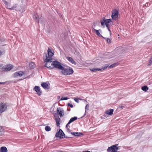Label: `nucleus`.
I'll return each instance as SVG.
<instances>
[{"label": "nucleus", "mask_w": 152, "mask_h": 152, "mask_svg": "<svg viewBox=\"0 0 152 152\" xmlns=\"http://www.w3.org/2000/svg\"><path fill=\"white\" fill-rule=\"evenodd\" d=\"M48 53H44L43 58L45 62H49L52 60V57L54 55V52L51 47L48 48Z\"/></svg>", "instance_id": "1"}, {"label": "nucleus", "mask_w": 152, "mask_h": 152, "mask_svg": "<svg viewBox=\"0 0 152 152\" xmlns=\"http://www.w3.org/2000/svg\"><path fill=\"white\" fill-rule=\"evenodd\" d=\"M4 4L6 7L10 10H14L17 11H19L22 12L23 11V7L18 5L17 4H15L12 7H11L10 5L8 4L7 1H5Z\"/></svg>", "instance_id": "2"}, {"label": "nucleus", "mask_w": 152, "mask_h": 152, "mask_svg": "<svg viewBox=\"0 0 152 152\" xmlns=\"http://www.w3.org/2000/svg\"><path fill=\"white\" fill-rule=\"evenodd\" d=\"M2 64H0V72H7L13 68V66L11 64L5 65L2 67Z\"/></svg>", "instance_id": "3"}, {"label": "nucleus", "mask_w": 152, "mask_h": 152, "mask_svg": "<svg viewBox=\"0 0 152 152\" xmlns=\"http://www.w3.org/2000/svg\"><path fill=\"white\" fill-rule=\"evenodd\" d=\"M61 70H62V73L65 75H69L73 73V69L70 67L66 68L63 67V68Z\"/></svg>", "instance_id": "4"}, {"label": "nucleus", "mask_w": 152, "mask_h": 152, "mask_svg": "<svg viewBox=\"0 0 152 152\" xmlns=\"http://www.w3.org/2000/svg\"><path fill=\"white\" fill-rule=\"evenodd\" d=\"M51 63L52 69L55 68L61 69L63 68L60 63L57 61H51Z\"/></svg>", "instance_id": "5"}, {"label": "nucleus", "mask_w": 152, "mask_h": 152, "mask_svg": "<svg viewBox=\"0 0 152 152\" xmlns=\"http://www.w3.org/2000/svg\"><path fill=\"white\" fill-rule=\"evenodd\" d=\"M118 145H115L109 147L107 149V152H117L118 147L117 146Z\"/></svg>", "instance_id": "6"}, {"label": "nucleus", "mask_w": 152, "mask_h": 152, "mask_svg": "<svg viewBox=\"0 0 152 152\" xmlns=\"http://www.w3.org/2000/svg\"><path fill=\"white\" fill-rule=\"evenodd\" d=\"M118 11L116 9L113 10L112 12L111 17L113 19L116 20L118 19Z\"/></svg>", "instance_id": "7"}, {"label": "nucleus", "mask_w": 152, "mask_h": 152, "mask_svg": "<svg viewBox=\"0 0 152 152\" xmlns=\"http://www.w3.org/2000/svg\"><path fill=\"white\" fill-rule=\"evenodd\" d=\"M112 20L111 19L104 20V19L103 21L102 20H101V23L102 26H103L104 25V23H105V25H106V27L108 29V30L110 31V30L109 28V23L110 22H112Z\"/></svg>", "instance_id": "8"}, {"label": "nucleus", "mask_w": 152, "mask_h": 152, "mask_svg": "<svg viewBox=\"0 0 152 152\" xmlns=\"http://www.w3.org/2000/svg\"><path fill=\"white\" fill-rule=\"evenodd\" d=\"M56 136L57 137H60V138H64L65 137V135L62 130L60 129L59 131L56 133Z\"/></svg>", "instance_id": "9"}, {"label": "nucleus", "mask_w": 152, "mask_h": 152, "mask_svg": "<svg viewBox=\"0 0 152 152\" xmlns=\"http://www.w3.org/2000/svg\"><path fill=\"white\" fill-rule=\"evenodd\" d=\"M109 64H106L104 65V66L102 68V69H101L100 68H93L92 69H91L90 70L92 72H96L99 71H101L102 69L103 70H104L106 69L107 67H108L109 66Z\"/></svg>", "instance_id": "10"}, {"label": "nucleus", "mask_w": 152, "mask_h": 152, "mask_svg": "<svg viewBox=\"0 0 152 152\" xmlns=\"http://www.w3.org/2000/svg\"><path fill=\"white\" fill-rule=\"evenodd\" d=\"M23 75H24V73L22 71L16 72L13 75L14 78H17L18 77H22Z\"/></svg>", "instance_id": "11"}, {"label": "nucleus", "mask_w": 152, "mask_h": 152, "mask_svg": "<svg viewBox=\"0 0 152 152\" xmlns=\"http://www.w3.org/2000/svg\"><path fill=\"white\" fill-rule=\"evenodd\" d=\"M57 113L59 115L60 117H62L64 115V110L62 108L58 107L57 109Z\"/></svg>", "instance_id": "12"}, {"label": "nucleus", "mask_w": 152, "mask_h": 152, "mask_svg": "<svg viewBox=\"0 0 152 152\" xmlns=\"http://www.w3.org/2000/svg\"><path fill=\"white\" fill-rule=\"evenodd\" d=\"M7 109V106L3 103L0 104V113H2Z\"/></svg>", "instance_id": "13"}, {"label": "nucleus", "mask_w": 152, "mask_h": 152, "mask_svg": "<svg viewBox=\"0 0 152 152\" xmlns=\"http://www.w3.org/2000/svg\"><path fill=\"white\" fill-rule=\"evenodd\" d=\"M35 91L37 93V94L40 96L42 94V92L40 91V88L38 86H35L34 87Z\"/></svg>", "instance_id": "14"}, {"label": "nucleus", "mask_w": 152, "mask_h": 152, "mask_svg": "<svg viewBox=\"0 0 152 152\" xmlns=\"http://www.w3.org/2000/svg\"><path fill=\"white\" fill-rule=\"evenodd\" d=\"M45 66L48 68L52 69L51 66V61L49 62H45Z\"/></svg>", "instance_id": "15"}, {"label": "nucleus", "mask_w": 152, "mask_h": 152, "mask_svg": "<svg viewBox=\"0 0 152 152\" xmlns=\"http://www.w3.org/2000/svg\"><path fill=\"white\" fill-rule=\"evenodd\" d=\"M66 59L68 60L71 63L76 64V63L75 61L72 58L70 57H66Z\"/></svg>", "instance_id": "16"}, {"label": "nucleus", "mask_w": 152, "mask_h": 152, "mask_svg": "<svg viewBox=\"0 0 152 152\" xmlns=\"http://www.w3.org/2000/svg\"><path fill=\"white\" fill-rule=\"evenodd\" d=\"M94 31L95 32L96 34L98 35V36L99 37H103L99 33V31H101V30L100 29H99V30H97L96 29H95L94 28H93V29L92 30V31Z\"/></svg>", "instance_id": "17"}, {"label": "nucleus", "mask_w": 152, "mask_h": 152, "mask_svg": "<svg viewBox=\"0 0 152 152\" xmlns=\"http://www.w3.org/2000/svg\"><path fill=\"white\" fill-rule=\"evenodd\" d=\"M41 86L45 89H49L50 88L48 84L46 83H43L41 84Z\"/></svg>", "instance_id": "18"}, {"label": "nucleus", "mask_w": 152, "mask_h": 152, "mask_svg": "<svg viewBox=\"0 0 152 152\" xmlns=\"http://www.w3.org/2000/svg\"><path fill=\"white\" fill-rule=\"evenodd\" d=\"M113 109L108 110L105 111V113L109 115H112L113 113Z\"/></svg>", "instance_id": "19"}, {"label": "nucleus", "mask_w": 152, "mask_h": 152, "mask_svg": "<svg viewBox=\"0 0 152 152\" xmlns=\"http://www.w3.org/2000/svg\"><path fill=\"white\" fill-rule=\"evenodd\" d=\"M77 117H74L73 118H71L69 122H68V124L66 125V127H67V125L68 124H70L71 123H72V122L74 121L77 120Z\"/></svg>", "instance_id": "20"}, {"label": "nucleus", "mask_w": 152, "mask_h": 152, "mask_svg": "<svg viewBox=\"0 0 152 152\" xmlns=\"http://www.w3.org/2000/svg\"><path fill=\"white\" fill-rule=\"evenodd\" d=\"M55 120L56 122V126H58L60 125V119L58 116L55 118Z\"/></svg>", "instance_id": "21"}, {"label": "nucleus", "mask_w": 152, "mask_h": 152, "mask_svg": "<svg viewBox=\"0 0 152 152\" xmlns=\"http://www.w3.org/2000/svg\"><path fill=\"white\" fill-rule=\"evenodd\" d=\"M1 152H7L8 150L6 147L3 146L1 147L0 148Z\"/></svg>", "instance_id": "22"}, {"label": "nucleus", "mask_w": 152, "mask_h": 152, "mask_svg": "<svg viewBox=\"0 0 152 152\" xmlns=\"http://www.w3.org/2000/svg\"><path fill=\"white\" fill-rule=\"evenodd\" d=\"M34 18L36 21L38 22V23H39V18L37 14H36L34 15Z\"/></svg>", "instance_id": "23"}, {"label": "nucleus", "mask_w": 152, "mask_h": 152, "mask_svg": "<svg viewBox=\"0 0 152 152\" xmlns=\"http://www.w3.org/2000/svg\"><path fill=\"white\" fill-rule=\"evenodd\" d=\"M29 66L31 69L34 68L35 66V63L33 62H31L29 63Z\"/></svg>", "instance_id": "24"}, {"label": "nucleus", "mask_w": 152, "mask_h": 152, "mask_svg": "<svg viewBox=\"0 0 152 152\" xmlns=\"http://www.w3.org/2000/svg\"><path fill=\"white\" fill-rule=\"evenodd\" d=\"M72 134L75 136H81L83 135L82 133L80 132H73Z\"/></svg>", "instance_id": "25"}, {"label": "nucleus", "mask_w": 152, "mask_h": 152, "mask_svg": "<svg viewBox=\"0 0 152 152\" xmlns=\"http://www.w3.org/2000/svg\"><path fill=\"white\" fill-rule=\"evenodd\" d=\"M118 65V63H114L113 64H112L111 65H110L109 67V68L110 69L112 68H113L114 67L116 66H117Z\"/></svg>", "instance_id": "26"}, {"label": "nucleus", "mask_w": 152, "mask_h": 152, "mask_svg": "<svg viewBox=\"0 0 152 152\" xmlns=\"http://www.w3.org/2000/svg\"><path fill=\"white\" fill-rule=\"evenodd\" d=\"M141 89L143 91H146L148 90V88L147 86H144L142 87Z\"/></svg>", "instance_id": "27"}, {"label": "nucleus", "mask_w": 152, "mask_h": 152, "mask_svg": "<svg viewBox=\"0 0 152 152\" xmlns=\"http://www.w3.org/2000/svg\"><path fill=\"white\" fill-rule=\"evenodd\" d=\"M4 133V129H3V127L0 126V135H1L3 134Z\"/></svg>", "instance_id": "28"}, {"label": "nucleus", "mask_w": 152, "mask_h": 152, "mask_svg": "<svg viewBox=\"0 0 152 152\" xmlns=\"http://www.w3.org/2000/svg\"><path fill=\"white\" fill-rule=\"evenodd\" d=\"M102 38L105 39L108 43H111V40L109 38H106L104 37H103Z\"/></svg>", "instance_id": "29"}, {"label": "nucleus", "mask_w": 152, "mask_h": 152, "mask_svg": "<svg viewBox=\"0 0 152 152\" xmlns=\"http://www.w3.org/2000/svg\"><path fill=\"white\" fill-rule=\"evenodd\" d=\"M45 129L46 131H49L51 130V128L48 126H47L45 127Z\"/></svg>", "instance_id": "30"}, {"label": "nucleus", "mask_w": 152, "mask_h": 152, "mask_svg": "<svg viewBox=\"0 0 152 152\" xmlns=\"http://www.w3.org/2000/svg\"><path fill=\"white\" fill-rule=\"evenodd\" d=\"M5 53V51L4 50H0V56H1L3 54H4Z\"/></svg>", "instance_id": "31"}, {"label": "nucleus", "mask_w": 152, "mask_h": 152, "mask_svg": "<svg viewBox=\"0 0 152 152\" xmlns=\"http://www.w3.org/2000/svg\"><path fill=\"white\" fill-rule=\"evenodd\" d=\"M68 99V98L66 97H62L61 99V100H66Z\"/></svg>", "instance_id": "32"}, {"label": "nucleus", "mask_w": 152, "mask_h": 152, "mask_svg": "<svg viewBox=\"0 0 152 152\" xmlns=\"http://www.w3.org/2000/svg\"><path fill=\"white\" fill-rule=\"evenodd\" d=\"M152 64V58H151L149 62V64L148 65L150 66L151 64Z\"/></svg>", "instance_id": "33"}, {"label": "nucleus", "mask_w": 152, "mask_h": 152, "mask_svg": "<svg viewBox=\"0 0 152 152\" xmlns=\"http://www.w3.org/2000/svg\"><path fill=\"white\" fill-rule=\"evenodd\" d=\"M67 105L68 106H70V107H71L72 108L73 107V105L72 104H70V103H68V104H67Z\"/></svg>", "instance_id": "34"}, {"label": "nucleus", "mask_w": 152, "mask_h": 152, "mask_svg": "<svg viewBox=\"0 0 152 152\" xmlns=\"http://www.w3.org/2000/svg\"><path fill=\"white\" fill-rule=\"evenodd\" d=\"M89 107V106L88 104H87L85 107V108L86 109H88Z\"/></svg>", "instance_id": "35"}, {"label": "nucleus", "mask_w": 152, "mask_h": 152, "mask_svg": "<svg viewBox=\"0 0 152 152\" xmlns=\"http://www.w3.org/2000/svg\"><path fill=\"white\" fill-rule=\"evenodd\" d=\"M74 100L77 102H78V101H77V99H76V98H75L74 99Z\"/></svg>", "instance_id": "36"}, {"label": "nucleus", "mask_w": 152, "mask_h": 152, "mask_svg": "<svg viewBox=\"0 0 152 152\" xmlns=\"http://www.w3.org/2000/svg\"><path fill=\"white\" fill-rule=\"evenodd\" d=\"M4 0V2L5 1H10V0Z\"/></svg>", "instance_id": "37"}, {"label": "nucleus", "mask_w": 152, "mask_h": 152, "mask_svg": "<svg viewBox=\"0 0 152 152\" xmlns=\"http://www.w3.org/2000/svg\"><path fill=\"white\" fill-rule=\"evenodd\" d=\"M26 77H24V78H23V79H20V80H23V79H26Z\"/></svg>", "instance_id": "38"}, {"label": "nucleus", "mask_w": 152, "mask_h": 152, "mask_svg": "<svg viewBox=\"0 0 152 152\" xmlns=\"http://www.w3.org/2000/svg\"><path fill=\"white\" fill-rule=\"evenodd\" d=\"M82 152H90V151H83Z\"/></svg>", "instance_id": "39"}, {"label": "nucleus", "mask_w": 152, "mask_h": 152, "mask_svg": "<svg viewBox=\"0 0 152 152\" xmlns=\"http://www.w3.org/2000/svg\"><path fill=\"white\" fill-rule=\"evenodd\" d=\"M121 108L122 109H123L124 108V106H121Z\"/></svg>", "instance_id": "40"}, {"label": "nucleus", "mask_w": 152, "mask_h": 152, "mask_svg": "<svg viewBox=\"0 0 152 152\" xmlns=\"http://www.w3.org/2000/svg\"><path fill=\"white\" fill-rule=\"evenodd\" d=\"M70 109L69 108V109H67V110L68 111H70Z\"/></svg>", "instance_id": "41"}, {"label": "nucleus", "mask_w": 152, "mask_h": 152, "mask_svg": "<svg viewBox=\"0 0 152 152\" xmlns=\"http://www.w3.org/2000/svg\"><path fill=\"white\" fill-rule=\"evenodd\" d=\"M56 115H57V114L56 113H55L54 115V116L55 117L56 116Z\"/></svg>", "instance_id": "42"}, {"label": "nucleus", "mask_w": 152, "mask_h": 152, "mask_svg": "<svg viewBox=\"0 0 152 152\" xmlns=\"http://www.w3.org/2000/svg\"><path fill=\"white\" fill-rule=\"evenodd\" d=\"M3 83H1V82H0V84H3Z\"/></svg>", "instance_id": "43"}, {"label": "nucleus", "mask_w": 152, "mask_h": 152, "mask_svg": "<svg viewBox=\"0 0 152 152\" xmlns=\"http://www.w3.org/2000/svg\"><path fill=\"white\" fill-rule=\"evenodd\" d=\"M151 58H152V56L151 57Z\"/></svg>", "instance_id": "44"}]
</instances>
